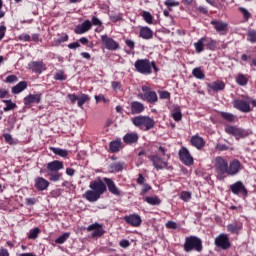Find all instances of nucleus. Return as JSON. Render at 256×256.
<instances>
[{"mask_svg": "<svg viewBox=\"0 0 256 256\" xmlns=\"http://www.w3.org/2000/svg\"><path fill=\"white\" fill-rule=\"evenodd\" d=\"M225 133H227V135H232V137H235L236 141H239V139H245L249 137V135L253 134L250 129H244L235 125H226Z\"/></svg>", "mask_w": 256, "mask_h": 256, "instance_id": "20e7f679", "label": "nucleus"}, {"mask_svg": "<svg viewBox=\"0 0 256 256\" xmlns=\"http://www.w3.org/2000/svg\"><path fill=\"white\" fill-rule=\"evenodd\" d=\"M3 102L6 104V107L3 108V111H13L14 109H17V104L13 103L11 100H3Z\"/></svg>", "mask_w": 256, "mask_h": 256, "instance_id": "ea45409f", "label": "nucleus"}, {"mask_svg": "<svg viewBox=\"0 0 256 256\" xmlns=\"http://www.w3.org/2000/svg\"><path fill=\"white\" fill-rule=\"evenodd\" d=\"M87 231H94L92 233V237H103L105 235V230L103 229V225L99 223H94L91 224L90 226L87 227Z\"/></svg>", "mask_w": 256, "mask_h": 256, "instance_id": "2eb2a0df", "label": "nucleus"}, {"mask_svg": "<svg viewBox=\"0 0 256 256\" xmlns=\"http://www.w3.org/2000/svg\"><path fill=\"white\" fill-rule=\"evenodd\" d=\"M167 229H177L179 225L175 221H168L166 222Z\"/></svg>", "mask_w": 256, "mask_h": 256, "instance_id": "5fc2aeb1", "label": "nucleus"}, {"mask_svg": "<svg viewBox=\"0 0 256 256\" xmlns=\"http://www.w3.org/2000/svg\"><path fill=\"white\" fill-rule=\"evenodd\" d=\"M183 249L185 253H191V251L201 253V251H203V240L197 236L190 235L185 238Z\"/></svg>", "mask_w": 256, "mask_h": 256, "instance_id": "7ed1b4c3", "label": "nucleus"}, {"mask_svg": "<svg viewBox=\"0 0 256 256\" xmlns=\"http://www.w3.org/2000/svg\"><path fill=\"white\" fill-rule=\"evenodd\" d=\"M164 5L171 9V7H179V2H171V1H166L164 2Z\"/></svg>", "mask_w": 256, "mask_h": 256, "instance_id": "052dcab7", "label": "nucleus"}, {"mask_svg": "<svg viewBox=\"0 0 256 256\" xmlns=\"http://www.w3.org/2000/svg\"><path fill=\"white\" fill-rule=\"evenodd\" d=\"M50 151H52L54 155H59V157H63L64 159L69 155V151L61 148L50 147Z\"/></svg>", "mask_w": 256, "mask_h": 256, "instance_id": "473e14b6", "label": "nucleus"}, {"mask_svg": "<svg viewBox=\"0 0 256 256\" xmlns=\"http://www.w3.org/2000/svg\"><path fill=\"white\" fill-rule=\"evenodd\" d=\"M179 159L182 161L184 165H187L188 167H191L193 165V156H191V153H189V150L185 147H182L179 152Z\"/></svg>", "mask_w": 256, "mask_h": 256, "instance_id": "f8f14e48", "label": "nucleus"}, {"mask_svg": "<svg viewBox=\"0 0 256 256\" xmlns=\"http://www.w3.org/2000/svg\"><path fill=\"white\" fill-rule=\"evenodd\" d=\"M54 79H56V81H65V79H67V76H65L63 71H58L54 75Z\"/></svg>", "mask_w": 256, "mask_h": 256, "instance_id": "603ef678", "label": "nucleus"}, {"mask_svg": "<svg viewBox=\"0 0 256 256\" xmlns=\"http://www.w3.org/2000/svg\"><path fill=\"white\" fill-rule=\"evenodd\" d=\"M61 169H63V162H61L59 160H54L47 164L48 173L59 172V171H61Z\"/></svg>", "mask_w": 256, "mask_h": 256, "instance_id": "4be33fe9", "label": "nucleus"}, {"mask_svg": "<svg viewBox=\"0 0 256 256\" xmlns=\"http://www.w3.org/2000/svg\"><path fill=\"white\" fill-rule=\"evenodd\" d=\"M66 41H69V35L63 34L58 39L54 40V45L59 46L61 43H65Z\"/></svg>", "mask_w": 256, "mask_h": 256, "instance_id": "de8ad7c7", "label": "nucleus"}, {"mask_svg": "<svg viewBox=\"0 0 256 256\" xmlns=\"http://www.w3.org/2000/svg\"><path fill=\"white\" fill-rule=\"evenodd\" d=\"M68 99L71 101L72 105H75V103H77L79 100V97L75 94H69Z\"/></svg>", "mask_w": 256, "mask_h": 256, "instance_id": "bf43d9fd", "label": "nucleus"}, {"mask_svg": "<svg viewBox=\"0 0 256 256\" xmlns=\"http://www.w3.org/2000/svg\"><path fill=\"white\" fill-rule=\"evenodd\" d=\"M109 147L112 153H118L119 149H121V141H112Z\"/></svg>", "mask_w": 256, "mask_h": 256, "instance_id": "79ce46f5", "label": "nucleus"}, {"mask_svg": "<svg viewBox=\"0 0 256 256\" xmlns=\"http://www.w3.org/2000/svg\"><path fill=\"white\" fill-rule=\"evenodd\" d=\"M41 97H43V94L41 93L29 94L24 98V105L26 107H29V105H33V103L39 105V103H41Z\"/></svg>", "mask_w": 256, "mask_h": 256, "instance_id": "dca6fc26", "label": "nucleus"}, {"mask_svg": "<svg viewBox=\"0 0 256 256\" xmlns=\"http://www.w3.org/2000/svg\"><path fill=\"white\" fill-rule=\"evenodd\" d=\"M148 159L151 161L153 167L156 168L157 171L169 169V164L160 156H155V154H153L148 156Z\"/></svg>", "mask_w": 256, "mask_h": 256, "instance_id": "1a4fd4ad", "label": "nucleus"}, {"mask_svg": "<svg viewBox=\"0 0 256 256\" xmlns=\"http://www.w3.org/2000/svg\"><path fill=\"white\" fill-rule=\"evenodd\" d=\"M120 247H123V249H127V247H129V245H131V243L129 242V240H122L119 243Z\"/></svg>", "mask_w": 256, "mask_h": 256, "instance_id": "338daca9", "label": "nucleus"}, {"mask_svg": "<svg viewBox=\"0 0 256 256\" xmlns=\"http://www.w3.org/2000/svg\"><path fill=\"white\" fill-rule=\"evenodd\" d=\"M83 198L86 199V201H89V203H96V201H99L101 199V196L95 191V190H87L83 194Z\"/></svg>", "mask_w": 256, "mask_h": 256, "instance_id": "aec40b11", "label": "nucleus"}, {"mask_svg": "<svg viewBox=\"0 0 256 256\" xmlns=\"http://www.w3.org/2000/svg\"><path fill=\"white\" fill-rule=\"evenodd\" d=\"M17 81V76L9 75L6 78V83H15Z\"/></svg>", "mask_w": 256, "mask_h": 256, "instance_id": "e2e57ef3", "label": "nucleus"}, {"mask_svg": "<svg viewBox=\"0 0 256 256\" xmlns=\"http://www.w3.org/2000/svg\"><path fill=\"white\" fill-rule=\"evenodd\" d=\"M145 201L148 205H161V199L157 196H148L145 198Z\"/></svg>", "mask_w": 256, "mask_h": 256, "instance_id": "c9c22d12", "label": "nucleus"}, {"mask_svg": "<svg viewBox=\"0 0 256 256\" xmlns=\"http://www.w3.org/2000/svg\"><path fill=\"white\" fill-rule=\"evenodd\" d=\"M132 123L135 127H139V129H143L144 131H149V129L155 127V120L149 116H136L132 118Z\"/></svg>", "mask_w": 256, "mask_h": 256, "instance_id": "423d86ee", "label": "nucleus"}, {"mask_svg": "<svg viewBox=\"0 0 256 256\" xmlns=\"http://www.w3.org/2000/svg\"><path fill=\"white\" fill-rule=\"evenodd\" d=\"M192 75L196 77V79H205V73L201 70V67H196L192 71Z\"/></svg>", "mask_w": 256, "mask_h": 256, "instance_id": "a19ab883", "label": "nucleus"}, {"mask_svg": "<svg viewBox=\"0 0 256 256\" xmlns=\"http://www.w3.org/2000/svg\"><path fill=\"white\" fill-rule=\"evenodd\" d=\"M92 25L91 20H85L81 25L75 28L74 33H76V35H83V33H87V31L91 29Z\"/></svg>", "mask_w": 256, "mask_h": 256, "instance_id": "a211bd4d", "label": "nucleus"}, {"mask_svg": "<svg viewBox=\"0 0 256 256\" xmlns=\"http://www.w3.org/2000/svg\"><path fill=\"white\" fill-rule=\"evenodd\" d=\"M243 229V224L241 222H234L232 224L227 225V231L230 233H233L234 235H237L239 231Z\"/></svg>", "mask_w": 256, "mask_h": 256, "instance_id": "a878e982", "label": "nucleus"}, {"mask_svg": "<svg viewBox=\"0 0 256 256\" xmlns=\"http://www.w3.org/2000/svg\"><path fill=\"white\" fill-rule=\"evenodd\" d=\"M69 237H71V232H65L55 240V243H57V245H63Z\"/></svg>", "mask_w": 256, "mask_h": 256, "instance_id": "58836bf2", "label": "nucleus"}, {"mask_svg": "<svg viewBox=\"0 0 256 256\" xmlns=\"http://www.w3.org/2000/svg\"><path fill=\"white\" fill-rule=\"evenodd\" d=\"M229 163L221 156H217L214 159V168L216 171V177L219 181H223L227 177V168Z\"/></svg>", "mask_w": 256, "mask_h": 256, "instance_id": "39448f33", "label": "nucleus"}, {"mask_svg": "<svg viewBox=\"0 0 256 256\" xmlns=\"http://www.w3.org/2000/svg\"><path fill=\"white\" fill-rule=\"evenodd\" d=\"M135 71L140 73V75H151L153 73V69L155 73L159 72V68H157V64L155 61L150 62L149 59H138L134 63Z\"/></svg>", "mask_w": 256, "mask_h": 256, "instance_id": "f03ea898", "label": "nucleus"}, {"mask_svg": "<svg viewBox=\"0 0 256 256\" xmlns=\"http://www.w3.org/2000/svg\"><path fill=\"white\" fill-rule=\"evenodd\" d=\"M233 107L242 113H249L251 111V97L247 96L242 99H234Z\"/></svg>", "mask_w": 256, "mask_h": 256, "instance_id": "6e6552de", "label": "nucleus"}, {"mask_svg": "<svg viewBox=\"0 0 256 256\" xmlns=\"http://www.w3.org/2000/svg\"><path fill=\"white\" fill-rule=\"evenodd\" d=\"M140 37L146 40L153 39V30H151L149 27H141Z\"/></svg>", "mask_w": 256, "mask_h": 256, "instance_id": "cd10ccee", "label": "nucleus"}, {"mask_svg": "<svg viewBox=\"0 0 256 256\" xmlns=\"http://www.w3.org/2000/svg\"><path fill=\"white\" fill-rule=\"evenodd\" d=\"M210 24L213 25V27L216 29V31H217L218 33H222V35H223L224 33H227V31H228V26H229V25H228L226 22L219 21V20H212V21L210 22Z\"/></svg>", "mask_w": 256, "mask_h": 256, "instance_id": "6ab92c4d", "label": "nucleus"}, {"mask_svg": "<svg viewBox=\"0 0 256 256\" xmlns=\"http://www.w3.org/2000/svg\"><path fill=\"white\" fill-rule=\"evenodd\" d=\"M159 95H160V99H171V93L167 91H160Z\"/></svg>", "mask_w": 256, "mask_h": 256, "instance_id": "4d7b16f0", "label": "nucleus"}, {"mask_svg": "<svg viewBox=\"0 0 256 256\" xmlns=\"http://www.w3.org/2000/svg\"><path fill=\"white\" fill-rule=\"evenodd\" d=\"M240 13H242L245 21H249L251 19V13L246 8L240 7L239 8Z\"/></svg>", "mask_w": 256, "mask_h": 256, "instance_id": "09e8293b", "label": "nucleus"}, {"mask_svg": "<svg viewBox=\"0 0 256 256\" xmlns=\"http://www.w3.org/2000/svg\"><path fill=\"white\" fill-rule=\"evenodd\" d=\"M194 47L196 49V53H203V49L205 47V38H201L199 41L194 43Z\"/></svg>", "mask_w": 256, "mask_h": 256, "instance_id": "e433bc0d", "label": "nucleus"}, {"mask_svg": "<svg viewBox=\"0 0 256 256\" xmlns=\"http://www.w3.org/2000/svg\"><path fill=\"white\" fill-rule=\"evenodd\" d=\"M180 199H182V201H190L191 200V193L184 191L180 194Z\"/></svg>", "mask_w": 256, "mask_h": 256, "instance_id": "864d4df0", "label": "nucleus"}, {"mask_svg": "<svg viewBox=\"0 0 256 256\" xmlns=\"http://www.w3.org/2000/svg\"><path fill=\"white\" fill-rule=\"evenodd\" d=\"M110 169L112 171H115L116 173H119V171H123L125 169V162H115L110 165Z\"/></svg>", "mask_w": 256, "mask_h": 256, "instance_id": "72a5a7b5", "label": "nucleus"}, {"mask_svg": "<svg viewBox=\"0 0 256 256\" xmlns=\"http://www.w3.org/2000/svg\"><path fill=\"white\" fill-rule=\"evenodd\" d=\"M215 245L220 249L226 251L231 247V241H229V236L227 234H220L215 238Z\"/></svg>", "mask_w": 256, "mask_h": 256, "instance_id": "9b49d317", "label": "nucleus"}, {"mask_svg": "<svg viewBox=\"0 0 256 256\" xmlns=\"http://www.w3.org/2000/svg\"><path fill=\"white\" fill-rule=\"evenodd\" d=\"M4 139L6 143L13 145V136H11V134H4Z\"/></svg>", "mask_w": 256, "mask_h": 256, "instance_id": "69168bd1", "label": "nucleus"}, {"mask_svg": "<svg viewBox=\"0 0 256 256\" xmlns=\"http://www.w3.org/2000/svg\"><path fill=\"white\" fill-rule=\"evenodd\" d=\"M123 141L126 145H133V143H137V141H139V135H137V133H127L123 137Z\"/></svg>", "mask_w": 256, "mask_h": 256, "instance_id": "393cba45", "label": "nucleus"}, {"mask_svg": "<svg viewBox=\"0 0 256 256\" xmlns=\"http://www.w3.org/2000/svg\"><path fill=\"white\" fill-rule=\"evenodd\" d=\"M5 33H7V27L5 25L0 26V41H3V37H5Z\"/></svg>", "mask_w": 256, "mask_h": 256, "instance_id": "13d9d810", "label": "nucleus"}, {"mask_svg": "<svg viewBox=\"0 0 256 256\" xmlns=\"http://www.w3.org/2000/svg\"><path fill=\"white\" fill-rule=\"evenodd\" d=\"M230 191L233 193V195H239V193H242V195H247V188H245V185H243V182L237 181L236 183L230 185Z\"/></svg>", "mask_w": 256, "mask_h": 256, "instance_id": "f3484780", "label": "nucleus"}, {"mask_svg": "<svg viewBox=\"0 0 256 256\" xmlns=\"http://www.w3.org/2000/svg\"><path fill=\"white\" fill-rule=\"evenodd\" d=\"M130 110L132 115H139L145 111V105L139 101H133L130 104Z\"/></svg>", "mask_w": 256, "mask_h": 256, "instance_id": "412c9836", "label": "nucleus"}, {"mask_svg": "<svg viewBox=\"0 0 256 256\" xmlns=\"http://www.w3.org/2000/svg\"><path fill=\"white\" fill-rule=\"evenodd\" d=\"M191 145L196 149H203L205 147V140L201 136H193L191 138Z\"/></svg>", "mask_w": 256, "mask_h": 256, "instance_id": "bb28decb", "label": "nucleus"}, {"mask_svg": "<svg viewBox=\"0 0 256 256\" xmlns=\"http://www.w3.org/2000/svg\"><path fill=\"white\" fill-rule=\"evenodd\" d=\"M95 100H96V103H101V101H103V103H107V100H106L105 96H103L101 94L96 95Z\"/></svg>", "mask_w": 256, "mask_h": 256, "instance_id": "680f3d73", "label": "nucleus"}, {"mask_svg": "<svg viewBox=\"0 0 256 256\" xmlns=\"http://www.w3.org/2000/svg\"><path fill=\"white\" fill-rule=\"evenodd\" d=\"M91 98L87 94H81L80 97H78L77 105L78 107H83L87 101H89Z\"/></svg>", "mask_w": 256, "mask_h": 256, "instance_id": "37998d69", "label": "nucleus"}, {"mask_svg": "<svg viewBox=\"0 0 256 256\" xmlns=\"http://www.w3.org/2000/svg\"><path fill=\"white\" fill-rule=\"evenodd\" d=\"M35 187L38 191H46L49 188V182L43 177L35 178Z\"/></svg>", "mask_w": 256, "mask_h": 256, "instance_id": "5701e85b", "label": "nucleus"}, {"mask_svg": "<svg viewBox=\"0 0 256 256\" xmlns=\"http://www.w3.org/2000/svg\"><path fill=\"white\" fill-rule=\"evenodd\" d=\"M208 88L212 89V91H223L225 89V83L223 81L217 80L210 84H208Z\"/></svg>", "mask_w": 256, "mask_h": 256, "instance_id": "c85d7f7f", "label": "nucleus"}, {"mask_svg": "<svg viewBox=\"0 0 256 256\" xmlns=\"http://www.w3.org/2000/svg\"><path fill=\"white\" fill-rule=\"evenodd\" d=\"M27 89V82L21 81L16 86L12 87L13 95H19V93H23Z\"/></svg>", "mask_w": 256, "mask_h": 256, "instance_id": "c756f323", "label": "nucleus"}, {"mask_svg": "<svg viewBox=\"0 0 256 256\" xmlns=\"http://www.w3.org/2000/svg\"><path fill=\"white\" fill-rule=\"evenodd\" d=\"M242 168L243 166L241 165V162L237 159H234L228 164L226 175L229 177H234V175H237Z\"/></svg>", "mask_w": 256, "mask_h": 256, "instance_id": "9d476101", "label": "nucleus"}, {"mask_svg": "<svg viewBox=\"0 0 256 256\" xmlns=\"http://www.w3.org/2000/svg\"><path fill=\"white\" fill-rule=\"evenodd\" d=\"M154 155L163 158L165 157V155H167V149H165V147L163 146H159L156 151V154Z\"/></svg>", "mask_w": 256, "mask_h": 256, "instance_id": "8fccbe9b", "label": "nucleus"}, {"mask_svg": "<svg viewBox=\"0 0 256 256\" xmlns=\"http://www.w3.org/2000/svg\"><path fill=\"white\" fill-rule=\"evenodd\" d=\"M39 233H41V230L39 227H35L29 231L28 237L30 239H37V237H39Z\"/></svg>", "mask_w": 256, "mask_h": 256, "instance_id": "a18cd8bd", "label": "nucleus"}, {"mask_svg": "<svg viewBox=\"0 0 256 256\" xmlns=\"http://www.w3.org/2000/svg\"><path fill=\"white\" fill-rule=\"evenodd\" d=\"M216 151H227L229 149V146L226 144L218 143L215 147Z\"/></svg>", "mask_w": 256, "mask_h": 256, "instance_id": "6e6d98bb", "label": "nucleus"}, {"mask_svg": "<svg viewBox=\"0 0 256 256\" xmlns=\"http://www.w3.org/2000/svg\"><path fill=\"white\" fill-rule=\"evenodd\" d=\"M235 81L237 85H240V87H245L249 83V78H247V76L244 74H238Z\"/></svg>", "mask_w": 256, "mask_h": 256, "instance_id": "2f4dec72", "label": "nucleus"}, {"mask_svg": "<svg viewBox=\"0 0 256 256\" xmlns=\"http://www.w3.org/2000/svg\"><path fill=\"white\" fill-rule=\"evenodd\" d=\"M123 220L132 227H141V223H143V220L139 214H130L128 216H124Z\"/></svg>", "mask_w": 256, "mask_h": 256, "instance_id": "4468645a", "label": "nucleus"}, {"mask_svg": "<svg viewBox=\"0 0 256 256\" xmlns=\"http://www.w3.org/2000/svg\"><path fill=\"white\" fill-rule=\"evenodd\" d=\"M104 181V182H103ZM92 191H95L100 197L105 193V191H110L112 195H116V197H121V190L115 185V182L111 178H98L94 181L90 182L89 185Z\"/></svg>", "mask_w": 256, "mask_h": 256, "instance_id": "f257e3e1", "label": "nucleus"}, {"mask_svg": "<svg viewBox=\"0 0 256 256\" xmlns=\"http://www.w3.org/2000/svg\"><path fill=\"white\" fill-rule=\"evenodd\" d=\"M101 41L102 44L106 47V49H108V51H117V49H119V43H117L113 40V38L107 35H102Z\"/></svg>", "mask_w": 256, "mask_h": 256, "instance_id": "ddd939ff", "label": "nucleus"}, {"mask_svg": "<svg viewBox=\"0 0 256 256\" xmlns=\"http://www.w3.org/2000/svg\"><path fill=\"white\" fill-rule=\"evenodd\" d=\"M48 177L51 181L55 183L57 181H61V177H63V174L61 172H48Z\"/></svg>", "mask_w": 256, "mask_h": 256, "instance_id": "4c0bfd02", "label": "nucleus"}, {"mask_svg": "<svg viewBox=\"0 0 256 256\" xmlns=\"http://www.w3.org/2000/svg\"><path fill=\"white\" fill-rule=\"evenodd\" d=\"M222 119H225V121H229L230 123H233L235 121V115L229 112H221L220 113Z\"/></svg>", "mask_w": 256, "mask_h": 256, "instance_id": "c03bdc74", "label": "nucleus"}, {"mask_svg": "<svg viewBox=\"0 0 256 256\" xmlns=\"http://www.w3.org/2000/svg\"><path fill=\"white\" fill-rule=\"evenodd\" d=\"M248 41H250V43H256V31L255 30L248 31Z\"/></svg>", "mask_w": 256, "mask_h": 256, "instance_id": "3c124183", "label": "nucleus"}, {"mask_svg": "<svg viewBox=\"0 0 256 256\" xmlns=\"http://www.w3.org/2000/svg\"><path fill=\"white\" fill-rule=\"evenodd\" d=\"M143 93L138 94L139 99L142 101H147V103H151L155 105L157 101H159V97L157 96V92L151 90L149 86H142Z\"/></svg>", "mask_w": 256, "mask_h": 256, "instance_id": "0eeeda50", "label": "nucleus"}, {"mask_svg": "<svg viewBox=\"0 0 256 256\" xmlns=\"http://www.w3.org/2000/svg\"><path fill=\"white\" fill-rule=\"evenodd\" d=\"M112 89H114V91H119V89H121V82L113 81L112 82Z\"/></svg>", "mask_w": 256, "mask_h": 256, "instance_id": "0e129e2a", "label": "nucleus"}, {"mask_svg": "<svg viewBox=\"0 0 256 256\" xmlns=\"http://www.w3.org/2000/svg\"><path fill=\"white\" fill-rule=\"evenodd\" d=\"M45 67V64L43 61H34L29 64V69L33 71V73L41 74L43 73V68Z\"/></svg>", "mask_w": 256, "mask_h": 256, "instance_id": "b1692460", "label": "nucleus"}, {"mask_svg": "<svg viewBox=\"0 0 256 256\" xmlns=\"http://www.w3.org/2000/svg\"><path fill=\"white\" fill-rule=\"evenodd\" d=\"M203 39H204V45L207 47V49H210L211 51H213L215 47H217V42H215V40L211 38H206V37H203Z\"/></svg>", "mask_w": 256, "mask_h": 256, "instance_id": "f704fd0d", "label": "nucleus"}, {"mask_svg": "<svg viewBox=\"0 0 256 256\" xmlns=\"http://www.w3.org/2000/svg\"><path fill=\"white\" fill-rule=\"evenodd\" d=\"M19 39L20 41H31V36L29 34H22Z\"/></svg>", "mask_w": 256, "mask_h": 256, "instance_id": "774afa93", "label": "nucleus"}, {"mask_svg": "<svg viewBox=\"0 0 256 256\" xmlns=\"http://www.w3.org/2000/svg\"><path fill=\"white\" fill-rule=\"evenodd\" d=\"M142 17L144 21L148 23V25H151L153 23V15H151V13H149L148 11H143Z\"/></svg>", "mask_w": 256, "mask_h": 256, "instance_id": "49530a36", "label": "nucleus"}, {"mask_svg": "<svg viewBox=\"0 0 256 256\" xmlns=\"http://www.w3.org/2000/svg\"><path fill=\"white\" fill-rule=\"evenodd\" d=\"M171 115H172V119H174V121L179 123V121L183 119V114L181 113V107H179L178 105H174Z\"/></svg>", "mask_w": 256, "mask_h": 256, "instance_id": "7c9ffc66", "label": "nucleus"}]
</instances>
